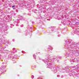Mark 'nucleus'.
I'll use <instances>...</instances> for the list:
<instances>
[{
  "label": "nucleus",
  "instance_id": "nucleus-1",
  "mask_svg": "<svg viewBox=\"0 0 79 79\" xmlns=\"http://www.w3.org/2000/svg\"><path fill=\"white\" fill-rule=\"evenodd\" d=\"M15 6H12V8H13V7H15Z\"/></svg>",
  "mask_w": 79,
  "mask_h": 79
}]
</instances>
